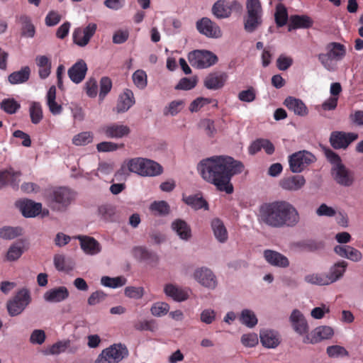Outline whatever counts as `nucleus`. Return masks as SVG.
Returning <instances> with one entry per match:
<instances>
[{"label":"nucleus","instance_id":"nucleus-1","mask_svg":"<svg viewBox=\"0 0 363 363\" xmlns=\"http://www.w3.org/2000/svg\"><path fill=\"white\" fill-rule=\"evenodd\" d=\"M197 169L206 182L213 184L218 191L230 194L234 189L231 179L242 172L244 165L232 157L216 155L202 160Z\"/></svg>","mask_w":363,"mask_h":363},{"label":"nucleus","instance_id":"nucleus-2","mask_svg":"<svg viewBox=\"0 0 363 363\" xmlns=\"http://www.w3.org/2000/svg\"><path fill=\"white\" fill-rule=\"evenodd\" d=\"M259 218L266 225L277 228L294 227L300 220L296 208L285 201L263 203L259 208Z\"/></svg>","mask_w":363,"mask_h":363},{"label":"nucleus","instance_id":"nucleus-3","mask_svg":"<svg viewBox=\"0 0 363 363\" xmlns=\"http://www.w3.org/2000/svg\"><path fill=\"white\" fill-rule=\"evenodd\" d=\"M162 170V167L153 160L135 157L126 160L116 172L115 177L128 174V172H134L143 177H155L161 174Z\"/></svg>","mask_w":363,"mask_h":363},{"label":"nucleus","instance_id":"nucleus-4","mask_svg":"<svg viewBox=\"0 0 363 363\" xmlns=\"http://www.w3.org/2000/svg\"><path fill=\"white\" fill-rule=\"evenodd\" d=\"M247 13L243 19L244 29L252 33L262 24V8L259 0H247Z\"/></svg>","mask_w":363,"mask_h":363},{"label":"nucleus","instance_id":"nucleus-5","mask_svg":"<svg viewBox=\"0 0 363 363\" xmlns=\"http://www.w3.org/2000/svg\"><path fill=\"white\" fill-rule=\"evenodd\" d=\"M32 301L30 292L26 288L18 290L15 296L6 303L8 313L11 316L21 314Z\"/></svg>","mask_w":363,"mask_h":363},{"label":"nucleus","instance_id":"nucleus-6","mask_svg":"<svg viewBox=\"0 0 363 363\" xmlns=\"http://www.w3.org/2000/svg\"><path fill=\"white\" fill-rule=\"evenodd\" d=\"M326 53H320L318 57L320 63L328 70L330 69L332 60L340 61L346 55L345 46L340 43H329L325 46Z\"/></svg>","mask_w":363,"mask_h":363},{"label":"nucleus","instance_id":"nucleus-7","mask_svg":"<svg viewBox=\"0 0 363 363\" xmlns=\"http://www.w3.org/2000/svg\"><path fill=\"white\" fill-rule=\"evenodd\" d=\"M74 193L67 187L54 189L50 195L51 207L57 211H65L74 199Z\"/></svg>","mask_w":363,"mask_h":363},{"label":"nucleus","instance_id":"nucleus-8","mask_svg":"<svg viewBox=\"0 0 363 363\" xmlns=\"http://www.w3.org/2000/svg\"><path fill=\"white\" fill-rule=\"evenodd\" d=\"M242 6L238 0H218L212 7L213 14L218 19L229 18L233 12L240 13Z\"/></svg>","mask_w":363,"mask_h":363},{"label":"nucleus","instance_id":"nucleus-9","mask_svg":"<svg viewBox=\"0 0 363 363\" xmlns=\"http://www.w3.org/2000/svg\"><path fill=\"white\" fill-rule=\"evenodd\" d=\"M188 60L191 66L198 69L210 67L218 62V57L215 54L203 50H196L189 52Z\"/></svg>","mask_w":363,"mask_h":363},{"label":"nucleus","instance_id":"nucleus-10","mask_svg":"<svg viewBox=\"0 0 363 363\" xmlns=\"http://www.w3.org/2000/svg\"><path fill=\"white\" fill-rule=\"evenodd\" d=\"M128 351L121 344L113 345L104 349L98 356L95 363H118L127 357Z\"/></svg>","mask_w":363,"mask_h":363},{"label":"nucleus","instance_id":"nucleus-11","mask_svg":"<svg viewBox=\"0 0 363 363\" xmlns=\"http://www.w3.org/2000/svg\"><path fill=\"white\" fill-rule=\"evenodd\" d=\"M315 160V157L308 151L301 150L294 152L289 157L290 170L293 173H301Z\"/></svg>","mask_w":363,"mask_h":363},{"label":"nucleus","instance_id":"nucleus-12","mask_svg":"<svg viewBox=\"0 0 363 363\" xmlns=\"http://www.w3.org/2000/svg\"><path fill=\"white\" fill-rule=\"evenodd\" d=\"M357 138L356 133L335 130L330 133L329 142L335 150H346Z\"/></svg>","mask_w":363,"mask_h":363},{"label":"nucleus","instance_id":"nucleus-13","mask_svg":"<svg viewBox=\"0 0 363 363\" xmlns=\"http://www.w3.org/2000/svg\"><path fill=\"white\" fill-rule=\"evenodd\" d=\"M330 173L335 182L341 186L348 187L354 182V172L347 168L344 164L331 167Z\"/></svg>","mask_w":363,"mask_h":363},{"label":"nucleus","instance_id":"nucleus-14","mask_svg":"<svg viewBox=\"0 0 363 363\" xmlns=\"http://www.w3.org/2000/svg\"><path fill=\"white\" fill-rule=\"evenodd\" d=\"M196 29L200 33L208 38H218L222 35L220 28L217 23L206 17H203L196 22Z\"/></svg>","mask_w":363,"mask_h":363},{"label":"nucleus","instance_id":"nucleus-15","mask_svg":"<svg viewBox=\"0 0 363 363\" xmlns=\"http://www.w3.org/2000/svg\"><path fill=\"white\" fill-rule=\"evenodd\" d=\"M228 75L225 72H213L208 74L204 81V86L210 90H218L222 89L227 80Z\"/></svg>","mask_w":363,"mask_h":363},{"label":"nucleus","instance_id":"nucleus-16","mask_svg":"<svg viewBox=\"0 0 363 363\" xmlns=\"http://www.w3.org/2000/svg\"><path fill=\"white\" fill-rule=\"evenodd\" d=\"M333 335V330L329 326L316 328L310 334H307L303 340L305 344H315L323 340L329 339Z\"/></svg>","mask_w":363,"mask_h":363},{"label":"nucleus","instance_id":"nucleus-17","mask_svg":"<svg viewBox=\"0 0 363 363\" xmlns=\"http://www.w3.org/2000/svg\"><path fill=\"white\" fill-rule=\"evenodd\" d=\"M194 279L202 286L213 289L217 286V280L213 272L206 268L201 267L195 270Z\"/></svg>","mask_w":363,"mask_h":363},{"label":"nucleus","instance_id":"nucleus-18","mask_svg":"<svg viewBox=\"0 0 363 363\" xmlns=\"http://www.w3.org/2000/svg\"><path fill=\"white\" fill-rule=\"evenodd\" d=\"M23 216L26 218H33L38 216L42 210V204L35 203L30 199H24L16 202Z\"/></svg>","mask_w":363,"mask_h":363},{"label":"nucleus","instance_id":"nucleus-19","mask_svg":"<svg viewBox=\"0 0 363 363\" xmlns=\"http://www.w3.org/2000/svg\"><path fill=\"white\" fill-rule=\"evenodd\" d=\"M101 130L108 138H121L127 136L130 132L128 126L118 123L104 125Z\"/></svg>","mask_w":363,"mask_h":363},{"label":"nucleus","instance_id":"nucleus-20","mask_svg":"<svg viewBox=\"0 0 363 363\" xmlns=\"http://www.w3.org/2000/svg\"><path fill=\"white\" fill-rule=\"evenodd\" d=\"M306 184V179L303 175L297 174L282 178L279 181V186L284 190L296 191Z\"/></svg>","mask_w":363,"mask_h":363},{"label":"nucleus","instance_id":"nucleus-21","mask_svg":"<svg viewBox=\"0 0 363 363\" xmlns=\"http://www.w3.org/2000/svg\"><path fill=\"white\" fill-rule=\"evenodd\" d=\"M75 238L79 240L81 248L86 254L94 255L101 252V245L95 238L87 235H77Z\"/></svg>","mask_w":363,"mask_h":363},{"label":"nucleus","instance_id":"nucleus-22","mask_svg":"<svg viewBox=\"0 0 363 363\" xmlns=\"http://www.w3.org/2000/svg\"><path fill=\"white\" fill-rule=\"evenodd\" d=\"M263 255L265 260L272 266L281 268H286L289 266V259L279 252L265 250Z\"/></svg>","mask_w":363,"mask_h":363},{"label":"nucleus","instance_id":"nucleus-23","mask_svg":"<svg viewBox=\"0 0 363 363\" xmlns=\"http://www.w3.org/2000/svg\"><path fill=\"white\" fill-rule=\"evenodd\" d=\"M86 72V62L83 60H79L68 69V76L74 83L79 84L85 78Z\"/></svg>","mask_w":363,"mask_h":363},{"label":"nucleus","instance_id":"nucleus-24","mask_svg":"<svg viewBox=\"0 0 363 363\" xmlns=\"http://www.w3.org/2000/svg\"><path fill=\"white\" fill-rule=\"evenodd\" d=\"M69 295V291L65 286H59L47 291L43 298L49 303H59L67 299Z\"/></svg>","mask_w":363,"mask_h":363},{"label":"nucleus","instance_id":"nucleus-25","mask_svg":"<svg viewBox=\"0 0 363 363\" xmlns=\"http://www.w3.org/2000/svg\"><path fill=\"white\" fill-rule=\"evenodd\" d=\"M294 330L299 335L308 332V325L303 314L298 310H294L290 316Z\"/></svg>","mask_w":363,"mask_h":363},{"label":"nucleus","instance_id":"nucleus-26","mask_svg":"<svg viewBox=\"0 0 363 363\" xmlns=\"http://www.w3.org/2000/svg\"><path fill=\"white\" fill-rule=\"evenodd\" d=\"M262 345L267 348H275L280 344L279 334L271 330H262L259 334Z\"/></svg>","mask_w":363,"mask_h":363},{"label":"nucleus","instance_id":"nucleus-27","mask_svg":"<svg viewBox=\"0 0 363 363\" xmlns=\"http://www.w3.org/2000/svg\"><path fill=\"white\" fill-rule=\"evenodd\" d=\"M135 104L133 93L130 89H125L120 95L116 111L117 113H124L127 111Z\"/></svg>","mask_w":363,"mask_h":363},{"label":"nucleus","instance_id":"nucleus-28","mask_svg":"<svg viewBox=\"0 0 363 363\" xmlns=\"http://www.w3.org/2000/svg\"><path fill=\"white\" fill-rule=\"evenodd\" d=\"M284 104L298 116H304L308 114V108L301 99L288 96L284 100Z\"/></svg>","mask_w":363,"mask_h":363},{"label":"nucleus","instance_id":"nucleus-29","mask_svg":"<svg viewBox=\"0 0 363 363\" xmlns=\"http://www.w3.org/2000/svg\"><path fill=\"white\" fill-rule=\"evenodd\" d=\"M164 291L167 296L171 297L176 301H184L189 298V294L186 290L172 284H166Z\"/></svg>","mask_w":363,"mask_h":363},{"label":"nucleus","instance_id":"nucleus-30","mask_svg":"<svg viewBox=\"0 0 363 363\" xmlns=\"http://www.w3.org/2000/svg\"><path fill=\"white\" fill-rule=\"evenodd\" d=\"M172 230L184 240H188L191 237V230L189 225L182 219H176L172 223Z\"/></svg>","mask_w":363,"mask_h":363},{"label":"nucleus","instance_id":"nucleus-31","mask_svg":"<svg viewBox=\"0 0 363 363\" xmlns=\"http://www.w3.org/2000/svg\"><path fill=\"white\" fill-rule=\"evenodd\" d=\"M35 62L40 79H45L48 77L51 72L50 60L45 55H38L35 58Z\"/></svg>","mask_w":363,"mask_h":363},{"label":"nucleus","instance_id":"nucleus-32","mask_svg":"<svg viewBox=\"0 0 363 363\" xmlns=\"http://www.w3.org/2000/svg\"><path fill=\"white\" fill-rule=\"evenodd\" d=\"M30 75V69L28 66L22 67L19 71L13 72L9 75V82L12 84L26 82Z\"/></svg>","mask_w":363,"mask_h":363},{"label":"nucleus","instance_id":"nucleus-33","mask_svg":"<svg viewBox=\"0 0 363 363\" xmlns=\"http://www.w3.org/2000/svg\"><path fill=\"white\" fill-rule=\"evenodd\" d=\"M182 200L186 205L191 206L194 210L208 209L207 201L199 194L183 196Z\"/></svg>","mask_w":363,"mask_h":363},{"label":"nucleus","instance_id":"nucleus-34","mask_svg":"<svg viewBox=\"0 0 363 363\" xmlns=\"http://www.w3.org/2000/svg\"><path fill=\"white\" fill-rule=\"evenodd\" d=\"M291 26L294 29L309 28L313 26V19L307 15H294L290 17Z\"/></svg>","mask_w":363,"mask_h":363},{"label":"nucleus","instance_id":"nucleus-35","mask_svg":"<svg viewBox=\"0 0 363 363\" xmlns=\"http://www.w3.org/2000/svg\"><path fill=\"white\" fill-rule=\"evenodd\" d=\"M211 228L216 238L220 242H225L228 240V232L221 220L215 218L211 221Z\"/></svg>","mask_w":363,"mask_h":363},{"label":"nucleus","instance_id":"nucleus-36","mask_svg":"<svg viewBox=\"0 0 363 363\" xmlns=\"http://www.w3.org/2000/svg\"><path fill=\"white\" fill-rule=\"evenodd\" d=\"M347 266V263L345 261H340L335 263L330 268V272L327 275H328L331 284L336 281L343 276Z\"/></svg>","mask_w":363,"mask_h":363},{"label":"nucleus","instance_id":"nucleus-37","mask_svg":"<svg viewBox=\"0 0 363 363\" xmlns=\"http://www.w3.org/2000/svg\"><path fill=\"white\" fill-rule=\"evenodd\" d=\"M239 320L242 324L250 328L255 327L257 324V318L255 313L249 309L242 311Z\"/></svg>","mask_w":363,"mask_h":363},{"label":"nucleus","instance_id":"nucleus-38","mask_svg":"<svg viewBox=\"0 0 363 363\" xmlns=\"http://www.w3.org/2000/svg\"><path fill=\"white\" fill-rule=\"evenodd\" d=\"M150 210L155 216H164L169 213L170 206L165 201H154L150 204Z\"/></svg>","mask_w":363,"mask_h":363},{"label":"nucleus","instance_id":"nucleus-39","mask_svg":"<svg viewBox=\"0 0 363 363\" xmlns=\"http://www.w3.org/2000/svg\"><path fill=\"white\" fill-rule=\"evenodd\" d=\"M24 252V245L22 242H17L9 247L6 258L9 261L17 260Z\"/></svg>","mask_w":363,"mask_h":363},{"label":"nucleus","instance_id":"nucleus-40","mask_svg":"<svg viewBox=\"0 0 363 363\" xmlns=\"http://www.w3.org/2000/svg\"><path fill=\"white\" fill-rule=\"evenodd\" d=\"M305 281L312 284L320 286L328 285L331 284L330 278L326 274H312L305 277Z\"/></svg>","mask_w":363,"mask_h":363},{"label":"nucleus","instance_id":"nucleus-41","mask_svg":"<svg viewBox=\"0 0 363 363\" xmlns=\"http://www.w3.org/2000/svg\"><path fill=\"white\" fill-rule=\"evenodd\" d=\"M19 21L23 25L22 35L27 38H33L35 30L30 18L28 16L23 15L19 18Z\"/></svg>","mask_w":363,"mask_h":363},{"label":"nucleus","instance_id":"nucleus-42","mask_svg":"<svg viewBox=\"0 0 363 363\" xmlns=\"http://www.w3.org/2000/svg\"><path fill=\"white\" fill-rule=\"evenodd\" d=\"M31 122L38 124L43 119V110L39 102H33L29 108Z\"/></svg>","mask_w":363,"mask_h":363},{"label":"nucleus","instance_id":"nucleus-43","mask_svg":"<svg viewBox=\"0 0 363 363\" xmlns=\"http://www.w3.org/2000/svg\"><path fill=\"white\" fill-rule=\"evenodd\" d=\"M126 279L122 277H117L111 278L110 277L104 276L101 279L102 285L106 287L116 289L125 284Z\"/></svg>","mask_w":363,"mask_h":363},{"label":"nucleus","instance_id":"nucleus-44","mask_svg":"<svg viewBox=\"0 0 363 363\" xmlns=\"http://www.w3.org/2000/svg\"><path fill=\"white\" fill-rule=\"evenodd\" d=\"M93 140V134L91 132H82L72 139V143L75 145H86L91 143Z\"/></svg>","mask_w":363,"mask_h":363},{"label":"nucleus","instance_id":"nucleus-45","mask_svg":"<svg viewBox=\"0 0 363 363\" xmlns=\"http://www.w3.org/2000/svg\"><path fill=\"white\" fill-rule=\"evenodd\" d=\"M133 80L138 88L143 89L147 84L146 72L142 69L136 70L133 74Z\"/></svg>","mask_w":363,"mask_h":363},{"label":"nucleus","instance_id":"nucleus-46","mask_svg":"<svg viewBox=\"0 0 363 363\" xmlns=\"http://www.w3.org/2000/svg\"><path fill=\"white\" fill-rule=\"evenodd\" d=\"M70 340H60L51 345L47 354H59L64 352L70 345Z\"/></svg>","mask_w":363,"mask_h":363},{"label":"nucleus","instance_id":"nucleus-47","mask_svg":"<svg viewBox=\"0 0 363 363\" xmlns=\"http://www.w3.org/2000/svg\"><path fill=\"white\" fill-rule=\"evenodd\" d=\"M99 213L105 220H113L116 213L115 207L111 204H104L99 207Z\"/></svg>","mask_w":363,"mask_h":363},{"label":"nucleus","instance_id":"nucleus-48","mask_svg":"<svg viewBox=\"0 0 363 363\" xmlns=\"http://www.w3.org/2000/svg\"><path fill=\"white\" fill-rule=\"evenodd\" d=\"M20 107V104L13 99H4L1 103V108L9 114L16 113Z\"/></svg>","mask_w":363,"mask_h":363},{"label":"nucleus","instance_id":"nucleus-49","mask_svg":"<svg viewBox=\"0 0 363 363\" xmlns=\"http://www.w3.org/2000/svg\"><path fill=\"white\" fill-rule=\"evenodd\" d=\"M257 92L253 86L248 87L246 90L241 91L238 96L240 101L242 102L251 103L256 99Z\"/></svg>","mask_w":363,"mask_h":363},{"label":"nucleus","instance_id":"nucleus-50","mask_svg":"<svg viewBox=\"0 0 363 363\" xmlns=\"http://www.w3.org/2000/svg\"><path fill=\"white\" fill-rule=\"evenodd\" d=\"M112 88V82L108 77H104L100 80V91L99 98L103 101Z\"/></svg>","mask_w":363,"mask_h":363},{"label":"nucleus","instance_id":"nucleus-51","mask_svg":"<svg viewBox=\"0 0 363 363\" xmlns=\"http://www.w3.org/2000/svg\"><path fill=\"white\" fill-rule=\"evenodd\" d=\"M197 84L196 78L184 77L181 79L179 83L176 85L175 89L177 90H191L194 89Z\"/></svg>","mask_w":363,"mask_h":363},{"label":"nucleus","instance_id":"nucleus-52","mask_svg":"<svg viewBox=\"0 0 363 363\" xmlns=\"http://www.w3.org/2000/svg\"><path fill=\"white\" fill-rule=\"evenodd\" d=\"M90 40V38H87V36L84 34V32L82 28H78L74 30L73 33V41L75 44L79 46L84 47L86 45Z\"/></svg>","mask_w":363,"mask_h":363},{"label":"nucleus","instance_id":"nucleus-53","mask_svg":"<svg viewBox=\"0 0 363 363\" xmlns=\"http://www.w3.org/2000/svg\"><path fill=\"white\" fill-rule=\"evenodd\" d=\"M184 101L182 100H177L172 101L168 107H166L164 113V115L170 114L175 116L179 113L184 107Z\"/></svg>","mask_w":363,"mask_h":363},{"label":"nucleus","instance_id":"nucleus-54","mask_svg":"<svg viewBox=\"0 0 363 363\" xmlns=\"http://www.w3.org/2000/svg\"><path fill=\"white\" fill-rule=\"evenodd\" d=\"M324 153L327 160L332 164V167L343 164L340 155L330 148L325 149Z\"/></svg>","mask_w":363,"mask_h":363},{"label":"nucleus","instance_id":"nucleus-55","mask_svg":"<svg viewBox=\"0 0 363 363\" xmlns=\"http://www.w3.org/2000/svg\"><path fill=\"white\" fill-rule=\"evenodd\" d=\"M169 310V306L164 302H158L151 307V313L155 316H162L167 313Z\"/></svg>","mask_w":363,"mask_h":363},{"label":"nucleus","instance_id":"nucleus-56","mask_svg":"<svg viewBox=\"0 0 363 363\" xmlns=\"http://www.w3.org/2000/svg\"><path fill=\"white\" fill-rule=\"evenodd\" d=\"M20 234V229L13 227H4L0 229V238L6 240H11Z\"/></svg>","mask_w":363,"mask_h":363},{"label":"nucleus","instance_id":"nucleus-57","mask_svg":"<svg viewBox=\"0 0 363 363\" xmlns=\"http://www.w3.org/2000/svg\"><path fill=\"white\" fill-rule=\"evenodd\" d=\"M327 354L330 357H338L349 355L346 349L340 345H332L328 347Z\"/></svg>","mask_w":363,"mask_h":363},{"label":"nucleus","instance_id":"nucleus-58","mask_svg":"<svg viewBox=\"0 0 363 363\" xmlns=\"http://www.w3.org/2000/svg\"><path fill=\"white\" fill-rule=\"evenodd\" d=\"M125 295L131 298L140 299L144 295V289L141 286H127L125 289Z\"/></svg>","mask_w":363,"mask_h":363},{"label":"nucleus","instance_id":"nucleus-59","mask_svg":"<svg viewBox=\"0 0 363 363\" xmlns=\"http://www.w3.org/2000/svg\"><path fill=\"white\" fill-rule=\"evenodd\" d=\"M288 20V13L284 7H277L275 13V21L279 27L284 26Z\"/></svg>","mask_w":363,"mask_h":363},{"label":"nucleus","instance_id":"nucleus-60","mask_svg":"<svg viewBox=\"0 0 363 363\" xmlns=\"http://www.w3.org/2000/svg\"><path fill=\"white\" fill-rule=\"evenodd\" d=\"M211 102V99L203 97H199L194 100L189 106V111L192 113L197 112L199 111L204 105L208 104Z\"/></svg>","mask_w":363,"mask_h":363},{"label":"nucleus","instance_id":"nucleus-61","mask_svg":"<svg viewBox=\"0 0 363 363\" xmlns=\"http://www.w3.org/2000/svg\"><path fill=\"white\" fill-rule=\"evenodd\" d=\"M241 342L245 347H255L258 344L257 335L255 333L244 334L241 337Z\"/></svg>","mask_w":363,"mask_h":363},{"label":"nucleus","instance_id":"nucleus-62","mask_svg":"<svg viewBox=\"0 0 363 363\" xmlns=\"http://www.w3.org/2000/svg\"><path fill=\"white\" fill-rule=\"evenodd\" d=\"M201 127L203 128L206 134L209 137H213L216 133L214 121L211 119L206 118L201 121Z\"/></svg>","mask_w":363,"mask_h":363},{"label":"nucleus","instance_id":"nucleus-63","mask_svg":"<svg viewBox=\"0 0 363 363\" xmlns=\"http://www.w3.org/2000/svg\"><path fill=\"white\" fill-rule=\"evenodd\" d=\"M293 64V59L290 57L281 55L277 60V67L279 70L285 71Z\"/></svg>","mask_w":363,"mask_h":363},{"label":"nucleus","instance_id":"nucleus-64","mask_svg":"<svg viewBox=\"0 0 363 363\" xmlns=\"http://www.w3.org/2000/svg\"><path fill=\"white\" fill-rule=\"evenodd\" d=\"M106 294L102 291L93 292L88 298L87 302L89 306H95L105 300Z\"/></svg>","mask_w":363,"mask_h":363}]
</instances>
